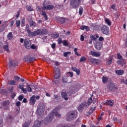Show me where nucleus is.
<instances>
[{"mask_svg":"<svg viewBox=\"0 0 127 127\" xmlns=\"http://www.w3.org/2000/svg\"><path fill=\"white\" fill-rule=\"evenodd\" d=\"M38 35L41 36L43 35H47L48 34V31L46 29H37Z\"/></svg>","mask_w":127,"mask_h":127,"instance_id":"7","label":"nucleus"},{"mask_svg":"<svg viewBox=\"0 0 127 127\" xmlns=\"http://www.w3.org/2000/svg\"><path fill=\"white\" fill-rule=\"evenodd\" d=\"M36 60V59L34 57H31L29 58V62L31 63L34 62Z\"/></svg>","mask_w":127,"mask_h":127,"instance_id":"42","label":"nucleus"},{"mask_svg":"<svg viewBox=\"0 0 127 127\" xmlns=\"http://www.w3.org/2000/svg\"><path fill=\"white\" fill-rule=\"evenodd\" d=\"M15 96H16V93H15V92H13L11 93L10 98H11V99H14Z\"/></svg>","mask_w":127,"mask_h":127,"instance_id":"48","label":"nucleus"},{"mask_svg":"<svg viewBox=\"0 0 127 127\" xmlns=\"http://www.w3.org/2000/svg\"><path fill=\"white\" fill-rule=\"evenodd\" d=\"M58 42L59 44H61L63 43V42L62 41V39L61 38H60L58 40Z\"/></svg>","mask_w":127,"mask_h":127,"instance_id":"60","label":"nucleus"},{"mask_svg":"<svg viewBox=\"0 0 127 127\" xmlns=\"http://www.w3.org/2000/svg\"><path fill=\"white\" fill-rule=\"evenodd\" d=\"M36 102V99H35V95L32 96V97H30L29 100L30 105H31V106H33L35 105Z\"/></svg>","mask_w":127,"mask_h":127,"instance_id":"12","label":"nucleus"},{"mask_svg":"<svg viewBox=\"0 0 127 127\" xmlns=\"http://www.w3.org/2000/svg\"><path fill=\"white\" fill-rule=\"evenodd\" d=\"M90 38L91 40H93L94 41H95V40H97V38L94 35L91 36Z\"/></svg>","mask_w":127,"mask_h":127,"instance_id":"54","label":"nucleus"},{"mask_svg":"<svg viewBox=\"0 0 127 127\" xmlns=\"http://www.w3.org/2000/svg\"><path fill=\"white\" fill-rule=\"evenodd\" d=\"M0 92L1 93V94H3V95H4V94L6 93V90H5V89H2L0 90Z\"/></svg>","mask_w":127,"mask_h":127,"instance_id":"58","label":"nucleus"},{"mask_svg":"<svg viewBox=\"0 0 127 127\" xmlns=\"http://www.w3.org/2000/svg\"><path fill=\"white\" fill-rule=\"evenodd\" d=\"M25 24V18H23L21 21V26H24Z\"/></svg>","mask_w":127,"mask_h":127,"instance_id":"45","label":"nucleus"},{"mask_svg":"<svg viewBox=\"0 0 127 127\" xmlns=\"http://www.w3.org/2000/svg\"><path fill=\"white\" fill-rule=\"evenodd\" d=\"M123 57H122V55H121V54L118 53L117 54V58L118 59H122Z\"/></svg>","mask_w":127,"mask_h":127,"instance_id":"59","label":"nucleus"},{"mask_svg":"<svg viewBox=\"0 0 127 127\" xmlns=\"http://www.w3.org/2000/svg\"><path fill=\"white\" fill-rule=\"evenodd\" d=\"M46 1H44L43 3V7L44 10H46L47 6H46Z\"/></svg>","mask_w":127,"mask_h":127,"instance_id":"46","label":"nucleus"},{"mask_svg":"<svg viewBox=\"0 0 127 127\" xmlns=\"http://www.w3.org/2000/svg\"><path fill=\"white\" fill-rule=\"evenodd\" d=\"M62 96L63 98H64V99L65 100V101H68V97L67 96V93L64 92H62L61 93Z\"/></svg>","mask_w":127,"mask_h":127,"instance_id":"22","label":"nucleus"},{"mask_svg":"<svg viewBox=\"0 0 127 127\" xmlns=\"http://www.w3.org/2000/svg\"><path fill=\"white\" fill-rule=\"evenodd\" d=\"M81 30H86V31H90V27L88 26L82 25L80 27Z\"/></svg>","mask_w":127,"mask_h":127,"instance_id":"21","label":"nucleus"},{"mask_svg":"<svg viewBox=\"0 0 127 127\" xmlns=\"http://www.w3.org/2000/svg\"><path fill=\"white\" fill-rule=\"evenodd\" d=\"M26 29L27 30V32L28 34L30 32H31V31L30 30L29 26H26Z\"/></svg>","mask_w":127,"mask_h":127,"instance_id":"53","label":"nucleus"},{"mask_svg":"<svg viewBox=\"0 0 127 127\" xmlns=\"http://www.w3.org/2000/svg\"><path fill=\"white\" fill-rule=\"evenodd\" d=\"M61 109L60 106H58L54 109L52 111V113H50L49 116H48L45 121L44 122V124L45 125H48V124L51 123V121L53 120V118H54V115H55L56 117H58V118H60L61 117V114H59L57 111H59Z\"/></svg>","mask_w":127,"mask_h":127,"instance_id":"1","label":"nucleus"},{"mask_svg":"<svg viewBox=\"0 0 127 127\" xmlns=\"http://www.w3.org/2000/svg\"><path fill=\"white\" fill-rule=\"evenodd\" d=\"M105 22L109 26H111V25H112V21L107 18H105Z\"/></svg>","mask_w":127,"mask_h":127,"instance_id":"25","label":"nucleus"},{"mask_svg":"<svg viewBox=\"0 0 127 127\" xmlns=\"http://www.w3.org/2000/svg\"><path fill=\"white\" fill-rule=\"evenodd\" d=\"M83 10H84V9L83 8V7L80 6L79 7V15H82L83 14Z\"/></svg>","mask_w":127,"mask_h":127,"instance_id":"34","label":"nucleus"},{"mask_svg":"<svg viewBox=\"0 0 127 127\" xmlns=\"http://www.w3.org/2000/svg\"><path fill=\"white\" fill-rule=\"evenodd\" d=\"M56 127H70V125H63L62 124H60L59 125H58Z\"/></svg>","mask_w":127,"mask_h":127,"instance_id":"38","label":"nucleus"},{"mask_svg":"<svg viewBox=\"0 0 127 127\" xmlns=\"http://www.w3.org/2000/svg\"><path fill=\"white\" fill-rule=\"evenodd\" d=\"M95 110H96V106H94V107L91 108L89 110V111L90 112H92V113H94V112H95Z\"/></svg>","mask_w":127,"mask_h":127,"instance_id":"49","label":"nucleus"},{"mask_svg":"<svg viewBox=\"0 0 127 127\" xmlns=\"http://www.w3.org/2000/svg\"><path fill=\"white\" fill-rule=\"evenodd\" d=\"M87 60V58H86V57H81L80 58V59L79 60V62L81 63V62H83V63H85V61Z\"/></svg>","mask_w":127,"mask_h":127,"instance_id":"32","label":"nucleus"},{"mask_svg":"<svg viewBox=\"0 0 127 127\" xmlns=\"http://www.w3.org/2000/svg\"><path fill=\"white\" fill-rule=\"evenodd\" d=\"M53 37L54 38H58V37H59V34L57 33H54L53 35Z\"/></svg>","mask_w":127,"mask_h":127,"instance_id":"39","label":"nucleus"},{"mask_svg":"<svg viewBox=\"0 0 127 127\" xmlns=\"http://www.w3.org/2000/svg\"><path fill=\"white\" fill-rule=\"evenodd\" d=\"M61 76V73H60V69L59 67H56L55 69V79H59Z\"/></svg>","mask_w":127,"mask_h":127,"instance_id":"11","label":"nucleus"},{"mask_svg":"<svg viewBox=\"0 0 127 127\" xmlns=\"http://www.w3.org/2000/svg\"><path fill=\"white\" fill-rule=\"evenodd\" d=\"M76 113H77V111L76 110L71 111L68 112V113L66 115L67 121H73L74 119H76V118H77Z\"/></svg>","mask_w":127,"mask_h":127,"instance_id":"2","label":"nucleus"},{"mask_svg":"<svg viewBox=\"0 0 127 127\" xmlns=\"http://www.w3.org/2000/svg\"><path fill=\"white\" fill-rule=\"evenodd\" d=\"M41 124V122L39 120H36L34 122V125L32 127H40V124Z\"/></svg>","mask_w":127,"mask_h":127,"instance_id":"20","label":"nucleus"},{"mask_svg":"<svg viewBox=\"0 0 127 127\" xmlns=\"http://www.w3.org/2000/svg\"><path fill=\"white\" fill-rule=\"evenodd\" d=\"M53 8H54V5L53 4H49L47 5L46 10H52Z\"/></svg>","mask_w":127,"mask_h":127,"instance_id":"27","label":"nucleus"},{"mask_svg":"<svg viewBox=\"0 0 127 127\" xmlns=\"http://www.w3.org/2000/svg\"><path fill=\"white\" fill-rule=\"evenodd\" d=\"M63 44L64 46H68V41H67V40H64Z\"/></svg>","mask_w":127,"mask_h":127,"instance_id":"44","label":"nucleus"},{"mask_svg":"<svg viewBox=\"0 0 127 127\" xmlns=\"http://www.w3.org/2000/svg\"><path fill=\"white\" fill-rule=\"evenodd\" d=\"M88 62H89V63H91V64H94V65H99L100 62L98 59L90 58L88 59Z\"/></svg>","mask_w":127,"mask_h":127,"instance_id":"5","label":"nucleus"},{"mask_svg":"<svg viewBox=\"0 0 127 127\" xmlns=\"http://www.w3.org/2000/svg\"><path fill=\"white\" fill-rule=\"evenodd\" d=\"M29 23L30 27L33 28L36 26V22L33 21L32 19H30L29 21Z\"/></svg>","mask_w":127,"mask_h":127,"instance_id":"14","label":"nucleus"},{"mask_svg":"<svg viewBox=\"0 0 127 127\" xmlns=\"http://www.w3.org/2000/svg\"><path fill=\"white\" fill-rule=\"evenodd\" d=\"M91 55L93 57H100L101 56V53L92 51L91 52Z\"/></svg>","mask_w":127,"mask_h":127,"instance_id":"17","label":"nucleus"},{"mask_svg":"<svg viewBox=\"0 0 127 127\" xmlns=\"http://www.w3.org/2000/svg\"><path fill=\"white\" fill-rule=\"evenodd\" d=\"M108 81V76H103L102 77V82L103 84H106V83H107Z\"/></svg>","mask_w":127,"mask_h":127,"instance_id":"29","label":"nucleus"},{"mask_svg":"<svg viewBox=\"0 0 127 127\" xmlns=\"http://www.w3.org/2000/svg\"><path fill=\"white\" fill-rule=\"evenodd\" d=\"M30 49H36V47L34 45H31Z\"/></svg>","mask_w":127,"mask_h":127,"instance_id":"62","label":"nucleus"},{"mask_svg":"<svg viewBox=\"0 0 127 127\" xmlns=\"http://www.w3.org/2000/svg\"><path fill=\"white\" fill-rule=\"evenodd\" d=\"M8 84L12 86L13 85H16V81L12 79L10 80L8 82Z\"/></svg>","mask_w":127,"mask_h":127,"instance_id":"28","label":"nucleus"},{"mask_svg":"<svg viewBox=\"0 0 127 127\" xmlns=\"http://www.w3.org/2000/svg\"><path fill=\"white\" fill-rule=\"evenodd\" d=\"M27 91L28 92H29V93H31V92H32V88L30 87V85L27 84Z\"/></svg>","mask_w":127,"mask_h":127,"instance_id":"37","label":"nucleus"},{"mask_svg":"<svg viewBox=\"0 0 127 127\" xmlns=\"http://www.w3.org/2000/svg\"><path fill=\"white\" fill-rule=\"evenodd\" d=\"M24 61H25V62H29V58L28 57H25L24 58Z\"/></svg>","mask_w":127,"mask_h":127,"instance_id":"51","label":"nucleus"},{"mask_svg":"<svg viewBox=\"0 0 127 127\" xmlns=\"http://www.w3.org/2000/svg\"><path fill=\"white\" fill-rule=\"evenodd\" d=\"M27 10H28V11H33V9L32 8H31V7L30 6H29L27 8Z\"/></svg>","mask_w":127,"mask_h":127,"instance_id":"56","label":"nucleus"},{"mask_svg":"<svg viewBox=\"0 0 127 127\" xmlns=\"http://www.w3.org/2000/svg\"><path fill=\"white\" fill-rule=\"evenodd\" d=\"M24 44L26 49H30V45H31L30 40L28 39H25L24 41Z\"/></svg>","mask_w":127,"mask_h":127,"instance_id":"8","label":"nucleus"},{"mask_svg":"<svg viewBox=\"0 0 127 127\" xmlns=\"http://www.w3.org/2000/svg\"><path fill=\"white\" fill-rule=\"evenodd\" d=\"M37 116L38 118H41L43 116V113H44V109H41V107H40L37 110Z\"/></svg>","mask_w":127,"mask_h":127,"instance_id":"10","label":"nucleus"},{"mask_svg":"<svg viewBox=\"0 0 127 127\" xmlns=\"http://www.w3.org/2000/svg\"><path fill=\"white\" fill-rule=\"evenodd\" d=\"M80 124H81V121L77 119L75 122L74 127H78Z\"/></svg>","mask_w":127,"mask_h":127,"instance_id":"36","label":"nucleus"},{"mask_svg":"<svg viewBox=\"0 0 127 127\" xmlns=\"http://www.w3.org/2000/svg\"><path fill=\"white\" fill-rule=\"evenodd\" d=\"M100 30L103 34L109 35L110 34V29L107 25H103L100 28Z\"/></svg>","mask_w":127,"mask_h":127,"instance_id":"4","label":"nucleus"},{"mask_svg":"<svg viewBox=\"0 0 127 127\" xmlns=\"http://www.w3.org/2000/svg\"><path fill=\"white\" fill-rule=\"evenodd\" d=\"M85 107H88V106H87V103L82 102L79 105L77 110L78 111H79V112H80V111H82L83 110V108H84Z\"/></svg>","mask_w":127,"mask_h":127,"instance_id":"13","label":"nucleus"},{"mask_svg":"<svg viewBox=\"0 0 127 127\" xmlns=\"http://www.w3.org/2000/svg\"><path fill=\"white\" fill-rule=\"evenodd\" d=\"M2 105L3 107L5 108L7 107V106H8V105H9V103L8 101H3L2 102Z\"/></svg>","mask_w":127,"mask_h":127,"instance_id":"30","label":"nucleus"},{"mask_svg":"<svg viewBox=\"0 0 127 127\" xmlns=\"http://www.w3.org/2000/svg\"><path fill=\"white\" fill-rule=\"evenodd\" d=\"M42 15L44 16L45 20H48V16L47 14L43 10H42Z\"/></svg>","mask_w":127,"mask_h":127,"instance_id":"24","label":"nucleus"},{"mask_svg":"<svg viewBox=\"0 0 127 127\" xmlns=\"http://www.w3.org/2000/svg\"><path fill=\"white\" fill-rule=\"evenodd\" d=\"M38 29H37L36 31H34L33 32H30L29 33H28V37H35V36H38Z\"/></svg>","mask_w":127,"mask_h":127,"instance_id":"9","label":"nucleus"},{"mask_svg":"<svg viewBox=\"0 0 127 127\" xmlns=\"http://www.w3.org/2000/svg\"><path fill=\"white\" fill-rule=\"evenodd\" d=\"M92 96L88 99V102L86 103V105L87 106V107H89V106H90V105L92 104Z\"/></svg>","mask_w":127,"mask_h":127,"instance_id":"31","label":"nucleus"},{"mask_svg":"<svg viewBox=\"0 0 127 127\" xmlns=\"http://www.w3.org/2000/svg\"><path fill=\"white\" fill-rule=\"evenodd\" d=\"M29 124L28 123H25L24 125L23 126V127H29Z\"/></svg>","mask_w":127,"mask_h":127,"instance_id":"64","label":"nucleus"},{"mask_svg":"<svg viewBox=\"0 0 127 127\" xmlns=\"http://www.w3.org/2000/svg\"><path fill=\"white\" fill-rule=\"evenodd\" d=\"M16 64H15V63H14L13 64V62H12V60L9 61V67L10 68H11V67H12V66H16Z\"/></svg>","mask_w":127,"mask_h":127,"instance_id":"33","label":"nucleus"},{"mask_svg":"<svg viewBox=\"0 0 127 127\" xmlns=\"http://www.w3.org/2000/svg\"><path fill=\"white\" fill-rule=\"evenodd\" d=\"M106 105L109 106V107H113L114 106V100H107L106 102Z\"/></svg>","mask_w":127,"mask_h":127,"instance_id":"16","label":"nucleus"},{"mask_svg":"<svg viewBox=\"0 0 127 127\" xmlns=\"http://www.w3.org/2000/svg\"><path fill=\"white\" fill-rule=\"evenodd\" d=\"M92 113V112L89 110V112H88L86 114L87 117H90V116H91Z\"/></svg>","mask_w":127,"mask_h":127,"instance_id":"55","label":"nucleus"},{"mask_svg":"<svg viewBox=\"0 0 127 127\" xmlns=\"http://www.w3.org/2000/svg\"><path fill=\"white\" fill-rule=\"evenodd\" d=\"M95 47L97 50H101L102 48V44L98 43L95 45Z\"/></svg>","mask_w":127,"mask_h":127,"instance_id":"23","label":"nucleus"},{"mask_svg":"<svg viewBox=\"0 0 127 127\" xmlns=\"http://www.w3.org/2000/svg\"><path fill=\"white\" fill-rule=\"evenodd\" d=\"M23 98H24V97L23 96V95H20L18 97V100L19 101H22V100L23 99Z\"/></svg>","mask_w":127,"mask_h":127,"instance_id":"57","label":"nucleus"},{"mask_svg":"<svg viewBox=\"0 0 127 127\" xmlns=\"http://www.w3.org/2000/svg\"><path fill=\"white\" fill-rule=\"evenodd\" d=\"M71 70L73 71V72H75L76 73L77 76H79L81 73V71L80 69L77 68L76 67H71Z\"/></svg>","mask_w":127,"mask_h":127,"instance_id":"19","label":"nucleus"},{"mask_svg":"<svg viewBox=\"0 0 127 127\" xmlns=\"http://www.w3.org/2000/svg\"><path fill=\"white\" fill-rule=\"evenodd\" d=\"M81 2H82V0H71L69 4L73 8H77Z\"/></svg>","mask_w":127,"mask_h":127,"instance_id":"3","label":"nucleus"},{"mask_svg":"<svg viewBox=\"0 0 127 127\" xmlns=\"http://www.w3.org/2000/svg\"><path fill=\"white\" fill-rule=\"evenodd\" d=\"M107 88L109 90H110V91H112V92H115V91H117V90H118V88H117L115 83L112 82L109 83Z\"/></svg>","mask_w":127,"mask_h":127,"instance_id":"6","label":"nucleus"},{"mask_svg":"<svg viewBox=\"0 0 127 127\" xmlns=\"http://www.w3.org/2000/svg\"><path fill=\"white\" fill-rule=\"evenodd\" d=\"M23 87H24L23 84L20 83L19 84V89H20V90H22L24 88Z\"/></svg>","mask_w":127,"mask_h":127,"instance_id":"52","label":"nucleus"},{"mask_svg":"<svg viewBox=\"0 0 127 127\" xmlns=\"http://www.w3.org/2000/svg\"><path fill=\"white\" fill-rule=\"evenodd\" d=\"M59 21H60L62 24L65 23V19L63 18H61L59 19Z\"/></svg>","mask_w":127,"mask_h":127,"instance_id":"43","label":"nucleus"},{"mask_svg":"<svg viewBox=\"0 0 127 127\" xmlns=\"http://www.w3.org/2000/svg\"><path fill=\"white\" fill-rule=\"evenodd\" d=\"M9 24L10 25V27H11L13 25V24H14V20H13L9 22Z\"/></svg>","mask_w":127,"mask_h":127,"instance_id":"61","label":"nucleus"},{"mask_svg":"<svg viewBox=\"0 0 127 127\" xmlns=\"http://www.w3.org/2000/svg\"><path fill=\"white\" fill-rule=\"evenodd\" d=\"M77 51H78V48H75L74 49V52L75 55H76L77 56H80L79 54H78V52H77Z\"/></svg>","mask_w":127,"mask_h":127,"instance_id":"41","label":"nucleus"},{"mask_svg":"<svg viewBox=\"0 0 127 127\" xmlns=\"http://www.w3.org/2000/svg\"><path fill=\"white\" fill-rule=\"evenodd\" d=\"M67 74H68V75H69V77H70L71 78H72V77L74 76V74H73V72L68 71L67 72Z\"/></svg>","mask_w":127,"mask_h":127,"instance_id":"47","label":"nucleus"},{"mask_svg":"<svg viewBox=\"0 0 127 127\" xmlns=\"http://www.w3.org/2000/svg\"><path fill=\"white\" fill-rule=\"evenodd\" d=\"M115 73L117 74V75H119V76H122L124 73L125 71L123 69H116L115 70Z\"/></svg>","mask_w":127,"mask_h":127,"instance_id":"18","label":"nucleus"},{"mask_svg":"<svg viewBox=\"0 0 127 127\" xmlns=\"http://www.w3.org/2000/svg\"><path fill=\"white\" fill-rule=\"evenodd\" d=\"M16 26L19 27L20 26V20H17L16 21Z\"/></svg>","mask_w":127,"mask_h":127,"instance_id":"50","label":"nucleus"},{"mask_svg":"<svg viewBox=\"0 0 127 127\" xmlns=\"http://www.w3.org/2000/svg\"><path fill=\"white\" fill-rule=\"evenodd\" d=\"M114 59V56H112L110 57L106 61V64L107 65H111L113 62V60Z\"/></svg>","mask_w":127,"mask_h":127,"instance_id":"15","label":"nucleus"},{"mask_svg":"<svg viewBox=\"0 0 127 127\" xmlns=\"http://www.w3.org/2000/svg\"><path fill=\"white\" fill-rule=\"evenodd\" d=\"M22 91H23V93H24V94H26L28 92V90H26V88H23Z\"/></svg>","mask_w":127,"mask_h":127,"instance_id":"63","label":"nucleus"},{"mask_svg":"<svg viewBox=\"0 0 127 127\" xmlns=\"http://www.w3.org/2000/svg\"><path fill=\"white\" fill-rule=\"evenodd\" d=\"M7 38L8 40H11L13 38V35H12V32H9L7 35Z\"/></svg>","mask_w":127,"mask_h":127,"instance_id":"26","label":"nucleus"},{"mask_svg":"<svg viewBox=\"0 0 127 127\" xmlns=\"http://www.w3.org/2000/svg\"><path fill=\"white\" fill-rule=\"evenodd\" d=\"M71 54V52H65L63 55L64 56V57H67V56H68V55H69V54Z\"/></svg>","mask_w":127,"mask_h":127,"instance_id":"40","label":"nucleus"},{"mask_svg":"<svg viewBox=\"0 0 127 127\" xmlns=\"http://www.w3.org/2000/svg\"><path fill=\"white\" fill-rule=\"evenodd\" d=\"M3 49H4V51H7V52H9V49L8 48V45H5L3 47Z\"/></svg>","mask_w":127,"mask_h":127,"instance_id":"35","label":"nucleus"}]
</instances>
